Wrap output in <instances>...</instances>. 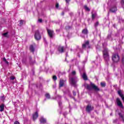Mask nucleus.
Returning a JSON list of instances; mask_svg holds the SVG:
<instances>
[{
	"label": "nucleus",
	"mask_w": 124,
	"mask_h": 124,
	"mask_svg": "<svg viewBox=\"0 0 124 124\" xmlns=\"http://www.w3.org/2000/svg\"><path fill=\"white\" fill-rule=\"evenodd\" d=\"M14 124H16V121L14 122Z\"/></svg>",
	"instance_id": "obj_61"
},
{
	"label": "nucleus",
	"mask_w": 124,
	"mask_h": 124,
	"mask_svg": "<svg viewBox=\"0 0 124 124\" xmlns=\"http://www.w3.org/2000/svg\"><path fill=\"white\" fill-rule=\"evenodd\" d=\"M88 48V49H90L91 48V46H90V42L89 41H87L85 42L84 44L82 45V48L85 49V48Z\"/></svg>",
	"instance_id": "obj_10"
},
{
	"label": "nucleus",
	"mask_w": 124,
	"mask_h": 124,
	"mask_svg": "<svg viewBox=\"0 0 124 124\" xmlns=\"http://www.w3.org/2000/svg\"><path fill=\"white\" fill-rule=\"evenodd\" d=\"M79 73L80 75H82L83 74H84V73H86V71L85 70V67H82L81 68H78Z\"/></svg>",
	"instance_id": "obj_14"
},
{
	"label": "nucleus",
	"mask_w": 124,
	"mask_h": 124,
	"mask_svg": "<svg viewBox=\"0 0 124 124\" xmlns=\"http://www.w3.org/2000/svg\"><path fill=\"white\" fill-rule=\"evenodd\" d=\"M29 49L30 50L31 52L33 53V54L34 53V51L35 50V48H34V47L32 45L30 46Z\"/></svg>",
	"instance_id": "obj_18"
},
{
	"label": "nucleus",
	"mask_w": 124,
	"mask_h": 124,
	"mask_svg": "<svg viewBox=\"0 0 124 124\" xmlns=\"http://www.w3.org/2000/svg\"><path fill=\"white\" fill-rule=\"evenodd\" d=\"M44 41L46 43V44H47V41L46 40V38H44Z\"/></svg>",
	"instance_id": "obj_48"
},
{
	"label": "nucleus",
	"mask_w": 124,
	"mask_h": 124,
	"mask_svg": "<svg viewBox=\"0 0 124 124\" xmlns=\"http://www.w3.org/2000/svg\"><path fill=\"white\" fill-rule=\"evenodd\" d=\"M3 61L4 62L6 63V64H7V65H9V62H8V61H7L6 59H5V57L3 58Z\"/></svg>",
	"instance_id": "obj_29"
},
{
	"label": "nucleus",
	"mask_w": 124,
	"mask_h": 124,
	"mask_svg": "<svg viewBox=\"0 0 124 124\" xmlns=\"http://www.w3.org/2000/svg\"><path fill=\"white\" fill-rule=\"evenodd\" d=\"M78 81H79V79L77 77H74L70 78V84L71 85V86H73V87H74L75 88H77L78 86L77 82Z\"/></svg>",
	"instance_id": "obj_3"
},
{
	"label": "nucleus",
	"mask_w": 124,
	"mask_h": 124,
	"mask_svg": "<svg viewBox=\"0 0 124 124\" xmlns=\"http://www.w3.org/2000/svg\"><path fill=\"white\" fill-rule=\"evenodd\" d=\"M28 59L30 64H33V63H35V60L32 59V57L31 56H29Z\"/></svg>",
	"instance_id": "obj_12"
},
{
	"label": "nucleus",
	"mask_w": 124,
	"mask_h": 124,
	"mask_svg": "<svg viewBox=\"0 0 124 124\" xmlns=\"http://www.w3.org/2000/svg\"><path fill=\"white\" fill-rule=\"evenodd\" d=\"M78 58H80V54H79V52L78 53Z\"/></svg>",
	"instance_id": "obj_54"
},
{
	"label": "nucleus",
	"mask_w": 124,
	"mask_h": 124,
	"mask_svg": "<svg viewBox=\"0 0 124 124\" xmlns=\"http://www.w3.org/2000/svg\"><path fill=\"white\" fill-rule=\"evenodd\" d=\"M96 16H97V14H96V13L92 14V19L93 21V20H94V19H95V17Z\"/></svg>",
	"instance_id": "obj_27"
},
{
	"label": "nucleus",
	"mask_w": 124,
	"mask_h": 124,
	"mask_svg": "<svg viewBox=\"0 0 124 124\" xmlns=\"http://www.w3.org/2000/svg\"><path fill=\"white\" fill-rule=\"evenodd\" d=\"M34 73H35V72H34V68H32L31 70V72L30 73V75L31 76H34Z\"/></svg>",
	"instance_id": "obj_30"
},
{
	"label": "nucleus",
	"mask_w": 124,
	"mask_h": 124,
	"mask_svg": "<svg viewBox=\"0 0 124 124\" xmlns=\"http://www.w3.org/2000/svg\"><path fill=\"white\" fill-rule=\"evenodd\" d=\"M84 9H85L86 11H88V12L91 11V9H90V8H89V7H88V6H87V5H84Z\"/></svg>",
	"instance_id": "obj_34"
},
{
	"label": "nucleus",
	"mask_w": 124,
	"mask_h": 124,
	"mask_svg": "<svg viewBox=\"0 0 124 124\" xmlns=\"http://www.w3.org/2000/svg\"><path fill=\"white\" fill-rule=\"evenodd\" d=\"M72 75H75V74H76V72L75 71L72 72Z\"/></svg>",
	"instance_id": "obj_45"
},
{
	"label": "nucleus",
	"mask_w": 124,
	"mask_h": 124,
	"mask_svg": "<svg viewBox=\"0 0 124 124\" xmlns=\"http://www.w3.org/2000/svg\"><path fill=\"white\" fill-rule=\"evenodd\" d=\"M61 99H62V96L60 95H57L55 97V99H56V100H61Z\"/></svg>",
	"instance_id": "obj_32"
},
{
	"label": "nucleus",
	"mask_w": 124,
	"mask_h": 124,
	"mask_svg": "<svg viewBox=\"0 0 124 124\" xmlns=\"http://www.w3.org/2000/svg\"><path fill=\"white\" fill-rule=\"evenodd\" d=\"M46 31L50 38H53L54 37V31L52 30H50L48 29H46Z\"/></svg>",
	"instance_id": "obj_9"
},
{
	"label": "nucleus",
	"mask_w": 124,
	"mask_h": 124,
	"mask_svg": "<svg viewBox=\"0 0 124 124\" xmlns=\"http://www.w3.org/2000/svg\"><path fill=\"white\" fill-rule=\"evenodd\" d=\"M86 62H87V61H84L82 62V63L83 64V67H84V66H85V63H86Z\"/></svg>",
	"instance_id": "obj_46"
},
{
	"label": "nucleus",
	"mask_w": 124,
	"mask_h": 124,
	"mask_svg": "<svg viewBox=\"0 0 124 124\" xmlns=\"http://www.w3.org/2000/svg\"><path fill=\"white\" fill-rule=\"evenodd\" d=\"M0 98L1 99L2 101H3V102H4V100L5 99V98L4 97V95L0 96Z\"/></svg>",
	"instance_id": "obj_38"
},
{
	"label": "nucleus",
	"mask_w": 124,
	"mask_h": 124,
	"mask_svg": "<svg viewBox=\"0 0 124 124\" xmlns=\"http://www.w3.org/2000/svg\"><path fill=\"white\" fill-rule=\"evenodd\" d=\"M73 94L74 96H76V92H75L74 91H73Z\"/></svg>",
	"instance_id": "obj_44"
},
{
	"label": "nucleus",
	"mask_w": 124,
	"mask_h": 124,
	"mask_svg": "<svg viewBox=\"0 0 124 124\" xmlns=\"http://www.w3.org/2000/svg\"><path fill=\"white\" fill-rule=\"evenodd\" d=\"M121 21H122V22H123V20H121Z\"/></svg>",
	"instance_id": "obj_64"
},
{
	"label": "nucleus",
	"mask_w": 124,
	"mask_h": 124,
	"mask_svg": "<svg viewBox=\"0 0 124 124\" xmlns=\"http://www.w3.org/2000/svg\"><path fill=\"white\" fill-rule=\"evenodd\" d=\"M58 51L59 53L62 54L64 52V46H59L58 47Z\"/></svg>",
	"instance_id": "obj_13"
},
{
	"label": "nucleus",
	"mask_w": 124,
	"mask_h": 124,
	"mask_svg": "<svg viewBox=\"0 0 124 124\" xmlns=\"http://www.w3.org/2000/svg\"><path fill=\"white\" fill-rule=\"evenodd\" d=\"M99 25V22L98 21H96L94 24V27L95 29H96Z\"/></svg>",
	"instance_id": "obj_36"
},
{
	"label": "nucleus",
	"mask_w": 124,
	"mask_h": 124,
	"mask_svg": "<svg viewBox=\"0 0 124 124\" xmlns=\"http://www.w3.org/2000/svg\"><path fill=\"white\" fill-rule=\"evenodd\" d=\"M13 102L14 103V105L15 106H16V102H13Z\"/></svg>",
	"instance_id": "obj_55"
},
{
	"label": "nucleus",
	"mask_w": 124,
	"mask_h": 124,
	"mask_svg": "<svg viewBox=\"0 0 124 124\" xmlns=\"http://www.w3.org/2000/svg\"><path fill=\"white\" fill-rule=\"evenodd\" d=\"M112 60L114 62H118L120 61V56L118 54H114L112 55Z\"/></svg>",
	"instance_id": "obj_5"
},
{
	"label": "nucleus",
	"mask_w": 124,
	"mask_h": 124,
	"mask_svg": "<svg viewBox=\"0 0 124 124\" xmlns=\"http://www.w3.org/2000/svg\"><path fill=\"white\" fill-rule=\"evenodd\" d=\"M0 3H3V2H2V1H1V0H0Z\"/></svg>",
	"instance_id": "obj_57"
},
{
	"label": "nucleus",
	"mask_w": 124,
	"mask_h": 124,
	"mask_svg": "<svg viewBox=\"0 0 124 124\" xmlns=\"http://www.w3.org/2000/svg\"><path fill=\"white\" fill-rule=\"evenodd\" d=\"M61 15H62V16H63L64 15V12H62L61 14Z\"/></svg>",
	"instance_id": "obj_53"
},
{
	"label": "nucleus",
	"mask_w": 124,
	"mask_h": 124,
	"mask_svg": "<svg viewBox=\"0 0 124 124\" xmlns=\"http://www.w3.org/2000/svg\"><path fill=\"white\" fill-rule=\"evenodd\" d=\"M34 38L36 40H40L41 39V35H40L39 30H36L35 31Z\"/></svg>",
	"instance_id": "obj_6"
},
{
	"label": "nucleus",
	"mask_w": 124,
	"mask_h": 124,
	"mask_svg": "<svg viewBox=\"0 0 124 124\" xmlns=\"http://www.w3.org/2000/svg\"><path fill=\"white\" fill-rule=\"evenodd\" d=\"M66 4H68V3H69V0H66Z\"/></svg>",
	"instance_id": "obj_52"
},
{
	"label": "nucleus",
	"mask_w": 124,
	"mask_h": 124,
	"mask_svg": "<svg viewBox=\"0 0 124 124\" xmlns=\"http://www.w3.org/2000/svg\"><path fill=\"white\" fill-rule=\"evenodd\" d=\"M108 5L111 7L109 11L112 13H116L117 12V3L114 1L109 0L108 2Z\"/></svg>",
	"instance_id": "obj_2"
},
{
	"label": "nucleus",
	"mask_w": 124,
	"mask_h": 124,
	"mask_svg": "<svg viewBox=\"0 0 124 124\" xmlns=\"http://www.w3.org/2000/svg\"><path fill=\"white\" fill-rule=\"evenodd\" d=\"M58 104H59L60 108H62V101H58Z\"/></svg>",
	"instance_id": "obj_40"
},
{
	"label": "nucleus",
	"mask_w": 124,
	"mask_h": 124,
	"mask_svg": "<svg viewBox=\"0 0 124 124\" xmlns=\"http://www.w3.org/2000/svg\"><path fill=\"white\" fill-rule=\"evenodd\" d=\"M104 50L103 51V57L105 61L107 62H109L110 60V57L109 56V50L106 47L107 46V43H104L102 44Z\"/></svg>",
	"instance_id": "obj_1"
},
{
	"label": "nucleus",
	"mask_w": 124,
	"mask_h": 124,
	"mask_svg": "<svg viewBox=\"0 0 124 124\" xmlns=\"http://www.w3.org/2000/svg\"><path fill=\"white\" fill-rule=\"evenodd\" d=\"M99 36L100 37H101V34H99Z\"/></svg>",
	"instance_id": "obj_58"
},
{
	"label": "nucleus",
	"mask_w": 124,
	"mask_h": 124,
	"mask_svg": "<svg viewBox=\"0 0 124 124\" xmlns=\"http://www.w3.org/2000/svg\"><path fill=\"white\" fill-rule=\"evenodd\" d=\"M121 5H122V6H124V0H122V1H121Z\"/></svg>",
	"instance_id": "obj_42"
},
{
	"label": "nucleus",
	"mask_w": 124,
	"mask_h": 124,
	"mask_svg": "<svg viewBox=\"0 0 124 124\" xmlns=\"http://www.w3.org/2000/svg\"><path fill=\"white\" fill-rule=\"evenodd\" d=\"M122 62L123 63H124V56L122 57Z\"/></svg>",
	"instance_id": "obj_47"
},
{
	"label": "nucleus",
	"mask_w": 124,
	"mask_h": 124,
	"mask_svg": "<svg viewBox=\"0 0 124 124\" xmlns=\"http://www.w3.org/2000/svg\"><path fill=\"white\" fill-rule=\"evenodd\" d=\"M36 87L37 89H39L41 91H42V89H43V86H42V84L40 83L39 84L36 85Z\"/></svg>",
	"instance_id": "obj_19"
},
{
	"label": "nucleus",
	"mask_w": 124,
	"mask_h": 124,
	"mask_svg": "<svg viewBox=\"0 0 124 124\" xmlns=\"http://www.w3.org/2000/svg\"><path fill=\"white\" fill-rule=\"evenodd\" d=\"M74 61H76V59H73L71 60L72 62H74Z\"/></svg>",
	"instance_id": "obj_50"
},
{
	"label": "nucleus",
	"mask_w": 124,
	"mask_h": 124,
	"mask_svg": "<svg viewBox=\"0 0 124 124\" xmlns=\"http://www.w3.org/2000/svg\"><path fill=\"white\" fill-rule=\"evenodd\" d=\"M8 33H9V32L7 31L6 32H4L2 34L3 36H4V37H6V38H9L10 37V35L8 34Z\"/></svg>",
	"instance_id": "obj_21"
},
{
	"label": "nucleus",
	"mask_w": 124,
	"mask_h": 124,
	"mask_svg": "<svg viewBox=\"0 0 124 124\" xmlns=\"http://www.w3.org/2000/svg\"><path fill=\"white\" fill-rule=\"evenodd\" d=\"M71 51H73V49L71 48Z\"/></svg>",
	"instance_id": "obj_62"
},
{
	"label": "nucleus",
	"mask_w": 124,
	"mask_h": 124,
	"mask_svg": "<svg viewBox=\"0 0 124 124\" xmlns=\"http://www.w3.org/2000/svg\"><path fill=\"white\" fill-rule=\"evenodd\" d=\"M32 118L33 121L36 120L37 118H38V112H37V111L33 114Z\"/></svg>",
	"instance_id": "obj_17"
},
{
	"label": "nucleus",
	"mask_w": 124,
	"mask_h": 124,
	"mask_svg": "<svg viewBox=\"0 0 124 124\" xmlns=\"http://www.w3.org/2000/svg\"><path fill=\"white\" fill-rule=\"evenodd\" d=\"M52 79H53L54 81H56L57 79H58V78L56 76H53Z\"/></svg>",
	"instance_id": "obj_39"
},
{
	"label": "nucleus",
	"mask_w": 124,
	"mask_h": 124,
	"mask_svg": "<svg viewBox=\"0 0 124 124\" xmlns=\"http://www.w3.org/2000/svg\"><path fill=\"white\" fill-rule=\"evenodd\" d=\"M118 122V119H115V120L113 121L114 124H116Z\"/></svg>",
	"instance_id": "obj_49"
},
{
	"label": "nucleus",
	"mask_w": 124,
	"mask_h": 124,
	"mask_svg": "<svg viewBox=\"0 0 124 124\" xmlns=\"http://www.w3.org/2000/svg\"><path fill=\"white\" fill-rule=\"evenodd\" d=\"M100 85L101 87H103V88L106 86V83L105 82H101Z\"/></svg>",
	"instance_id": "obj_37"
},
{
	"label": "nucleus",
	"mask_w": 124,
	"mask_h": 124,
	"mask_svg": "<svg viewBox=\"0 0 124 124\" xmlns=\"http://www.w3.org/2000/svg\"><path fill=\"white\" fill-rule=\"evenodd\" d=\"M112 115H113V114H112V113H111L110 114V116H112Z\"/></svg>",
	"instance_id": "obj_59"
},
{
	"label": "nucleus",
	"mask_w": 124,
	"mask_h": 124,
	"mask_svg": "<svg viewBox=\"0 0 124 124\" xmlns=\"http://www.w3.org/2000/svg\"><path fill=\"white\" fill-rule=\"evenodd\" d=\"M43 20H42V19H41V18H39L38 20V23H42Z\"/></svg>",
	"instance_id": "obj_41"
},
{
	"label": "nucleus",
	"mask_w": 124,
	"mask_h": 124,
	"mask_svg": "<svg viewBox=\"0 0 124 124\" xmlns=\"http://www.w3.org/2000/svg\"><path fill=\"white\" fill-rule=\"evenodd\" d=\"M76 52H78V53H83V49L80 47H79L78 46H77V49L76 50Z\"/></svg>",
	"instance_id": "obj_16"
},
{
	"label": "nucleus",
	"mask_w": 124,
	"mask_h": 124,
	"mask_svg": "<svg viewBox=\"0 0 124 124\" xmlns=\"http://www.w3.org/2000/svg\"><path fill=\"white\" fill-rule=\"evenodd\" d=\"M65 72H58V77L60 78V77H61V76H62V75H65Z\"/></svg>",
	"instance_id": "obj_26"
},
{
	"label": "nucleus",
	"mask_w": 124,
	"mask_h": 124,
	"mask_svg": "<svg viewBox=\"0 0 124 124\" xmlns=\"http://www.w3.org/2000/svg\"><path fill=\"white\" fill-rule=\"evenodd\" d=\"M65 29L66 31H69V30H71V29H72V26H67L65 27Z\"/></svg>",
	"instance_id": "obj_33"
},
{
	"label": "nucleus",
	"mask_w": 124,
	"mask_h": 124,
	"mask_svg": "<svg viewBox=\"0 0 124 124\" xmlns=\"http://www.w3.org/2000/svg\"><path fill=\"white\" fill-rule=\"evenodd\" d=\"M4 111V104H1L0 106V112Z\"/></svg>",
	"instance_id": "obj_24"
},
{
	"label": "nucleus",
	"mask_w": 124,
	"mask_h": 124,
	"mask_svg": "<svg viewBox=\"0 0 124 124\" xmlns=\"http://www.w3.org/2000/svg\"><path fill=\"white\" fill-rule=\"evenodd\" d=\"M46 99L45 98V99H44V101H46Z\"/></svg>",
	"instance_id": "obj_60"
},
{
	"label": "nucleus",
	"mask_w": 124,
	"mask_h": 124,
	"mask_svg": "<svg viewBox=\"0 0 124 124\" xmlns=\"http://www.w3.org/2000/svg\"><path fill=\"white\" fill-rule=\"evenodd\" d=\"M116 102L118 106L120 107L121 109H124V105H123V103H122V101H121L120 98H116Z\"/></svg>",
	"instance_id": "obj_8"
},
{
	"label": "nucleus",
	"mask_w": 124,
	"mask_h": 124,
	"mask_svg": "<svg viewBox=\"0 0 124 124\" xmlns=\"http://www.w3.org/2000/svg\"><path fill=\"white\" fill-rule=\"evenodd\" d=\"M60 31L61 30L60 29H57V30H56V32H60Z\"/></svg>",
	"instance_id": "obj_51"
},
{
	"label": "nucleus",
	"mask_w": 124,
	"mask_h": 124,
	"mask_svg": "<svg viewBox=\"0 0 124 124\" xmlns=\"http://www.w3.org/2000/svg\"><path fill=\"white\" fill-rule=\"evenodd\" d=\"M64 94H68L70 97L72 98V96H71V93H70V91L69 89H67L64 92Z\"/></svg>",
	"instance_id": "obj_15"
},
{
	"label": "nucleus",
	"mask_w": 124,
	"mask_h": 124,
	"mask_svg": "<svg viewBox=\"0 0 124 124\" xmlns=\"http://www.w3.org/2000/svg\"><path fill=\"white\" fill-rule=\"evenodd\" d=\"M55 8H56V9H61V8H60V4H59V3L57 2L55 4Z\"/></svg>",
	"instance_id": "obj_35"
},
{
	"label": "nucleus",
	"mask_w": 124,
	"mask_h": 124,
	"mask_svg": "<svg viewBox=\"0 0 124 124\" xmlns=\"http://www.w3.org/2000/svg\"><path fill=\"white\" fill-rule=\"evenodd\" d=\"M81 77L84 79V80H88V77H87V74L86 73L84 74H82V75H80Z\"/></svg>",
	"instance_id": "obj_25"
},
{
	"label": "nucleus",
	"mask_w": 124,
	"mask_h": 124,
	"mask_svg": "<svg viewBox=\"0 0 124 124\" xmlns=\"http://www.w3.org/2000/svg\"><path fill=\"white\" fill-rule=\"evenodd\" d=\"M63 85H64V80L60 79V82H59L60 88H62V87H63Z\"/></svg>",
	"instance_id": "obj_20"
},
{
	"label": "nucleus",
	"mask_w": 124,
	"mask_h": 124,
	"mask_svg": "<svg viewBox=\"0 0 124 124\" xmlns=\"http://www.w3.org/2000/svg\"><path fill=\"white\" fill-rule=\"evenodd\" d=\"M40 122L41 124H46V119L43 117H41L40 119Z\"/></svg>",
	"instance_id": "obj_22"
},
{
	"label": "nucleus",
	"mask_w": 124,
	"mask_h": 124,
	"mask_svg": "<svg viewBox=\"0 0 124 124\" xmlns=\"http://www.w3.org/2000/svg\"><path fill=\"white\" fill-rule=\"evenodd\" d=\"M60 114H62V112H60Z\"/></svg>",
	"instance_id": "obj_63"
},
{
	"label": "nucleus",
	"mask_w": 124,
	"mask_h": 124,
	"mask_svg": "<svg viewBox=\"0 0 124 124\" xmlns=\"http://www.w3.org/2000/svg\"><path fill=\"white\" fill-rule=\"evenodd\" d=\"M14 79H15V77H10V80H12V81H13V80H14Z\"/></svg>",
	"instance_id": "obj_43"
},
{
	"label": "nucleus",
	"mask_w": 124,
	"mask_h": 124,
	"mask_svg": "<svg viewBox=\"0 0 124 124\" xmlns=\"http://www.w3.org/2000/svg\"><path fill=\"white\" fill-rule=\"evenodd\" d=\"M88 34H89V30H88V29L85 28L82 30L80 36L81 37H85L84 35L88 36Z\"/></svg>",
	"instance_id": "obj_7"
},
{
	"label": "nucleus",
	"mask_w": 124,
	"mask_h": 124,
	"mask_svg": "<svg viewBox=\"0 0 124 124\" xmlns=\"http://www.w3.org/2000/svg\"><path fill=\"white\" fill-rule=\"evenodd\" d=\"M93 109H94L93 107H92V106L88 105L86 107V111L88 112V113H91V111H93Z\"/></svg>",
	"instance_id": "obj_11"
},
{
	"label": "nucleus",
	"mask_w": 124,
	"mask_h": 124,
	"mask_svg": "<svg viewBox=\"0 0 124 124\" xmlns=\"http://www.w3.org/2000/svg\"><path fill=\"white\" fill-rule=\"evenodd\" d=\"M45 96L47 99H50V98H51V96L50 95V94L49 93H46Z\"/></svg>",
	"instance_id": "obj_31"
},
{
	"label": "nucleus",
	"mask_w": 124,
	"mask_h": 124,
	"mask_svg": "<svg viewBox=\"0 0 124 124\" xmlns=\"http://www.w3.org/2000/svg\"><path fill=\"white\" fill-rule=\"evenodd\" d=\"M107 39H108V40H110L111 41L113 40V38H112V36H111L110 34L108 35Z\"/></svg>",
	"instance_id": "obj_28"
},
{
	"label": "nucleus",
	"mask_w": 124,
	"mask_h": 124,
	"mask_svg": "<svg viewBox=\"0 0 124 124\" xmlns=\"http://www.w3.org/2000/svg\"><path fill=\"white\" fill-rule=\"evenodd\" d=\"M87 89L89 91H91V90H94L96 92H99L100 91V89L97 87L92 82H90V85L87 84Z\"/></svg>",
	"instance_id": "obj_4"
},
{
	"label": "nucleus",
	"mask_w": 124,
	"mask_h": 124,
	"mask_svg": "<svg viewBox=\"0 0 124 124\" xmlns=\"http://www.w3.org/2000/svg\"><path fill=\"white\" fill-rule=\"evenodd\" d=\"M24 24H26V21L24 20H20L19 21V23L18 24L19 27H22L24 25Z\"/></svg>",
	"instance_id": "obj_23"
},
{
	"label": "nucleus",
	"mask_w": 124,
	"mask_h": 124,
	"mask_svg": "<svg viewBox=\"0 0 124 124\" xmlns=\"http://www.w3.org/2000/svg\"><path fill=\"white\" fill-rule=\"evenodd\" d=\"M16 124H20V123L18 121H16Z\"/></svg>",
	"instance_id": "obj_56"
}]
</instances>
